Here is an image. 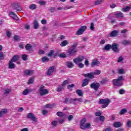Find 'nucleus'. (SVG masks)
<instances>
[{"mask_svg":"<svg viewBox=\"0 0 131 131\" xmlns=\"http://www.w3.org/2000/svg\"><path fill=\"white\" fill-rule=\"evenodd\" d=\"M11 93H12V89L9 88L4 89V96H8V95H10V94H11Z\"/></svg>","mask_w":131,"mask_h":131,"instance_id":"f3484780","label":"nucleus"},{"mask_svg":"<svg viewBox=\"0 0 131 131\" xmlns=\"http://www.w3.org/2000/svg\"><path fill=\"white\" fill-rule=\"evenodd\" d=\"M69 43V42H68V40H64L61 42V43H60V46L61 47H66V46H67V45H68Z\"/></svg>","mask_w":131,"mask_h":131,"instance_id":"c756f323","label":"nucleus"},{"mask_svg":"<svg viewBox=\"0 0 131 131\" xmlns=\"http://www.w3.org/2000/svg\"><path fill=\"white\" fill-rule=\"evenodd\" d=\"M99 120H100V121L103 122L105 121V117L101 116H100L99 117Z\"/></svg>","mask_w":131,"mask_h":131,"instance_id":"052dcab7","label":"nucleus"},{"mask_svg":"<svg viewBox=\"0 0 131 131\" xmlns=\"http://www.w3.org/2000/svg\"><path fill=\"white\" fill-rule=\"evenodd\" d=\"M25 49L26 51L30 52V50L32 49V46H31V44L28 43L26 45Z\"/></svg>","mask_w":131,"mask_h":131,"instance_id":"393cba45","label":"nucleus"},{"mask_svg":"<svg viewBox=\"0 0 131 131\" xmlns=\"http://www.w3.org/2000/svg\"><path fill=\"white\" fill-rule=\"evenodd\" d=\"M101 86V84L99 82H94L90 84L91 89H92L95 92H98Z\"/></svg>","mask_w":131,"mask_h":131,"instance_id":"20e7f679","label":"nucleus"},{"mask_svg":"<svg viewBox=\"0 0 131 131\" xmlns=\"http://www.w3.org/2000/svg\"><path fill=\"white\" fill-rule=\"evenodd\" d=\"M9 16H10V17H11V18L14 20H18V16H17V15L15 13V12H10L9 13Z\"/></svg>","mask_w":131,"mask_h":131,"instance_id":"a211bd4d","label":"nucleus"},{"mask_svg":"<svg viewBox=\"0 0 131 131\" xmlns=\"http://www.w3.org/2000/svg\"><path fill=\"white\" fill-rule=\"evenodd\" d=\"M24 74L25 75H32V74H33V71H30L29 70H26L24 71Z\"/></svg>","mask_w":131,"mask_h":131,"instance_id":"b1692460","label":"nucleus"},{"mask_svg":"<svg viewBox=\"0 0 131 131\" xmlns=\"http://www.w3.org/2000/svg\"><path fill=\"white\" fill-rule=\"evenodd\" d=\"M34 29H38L39 25H38V21L37 20H35L33 24Z\"/></svg>","mask_w":131,"mask_h":131,"instance_id":"6ab92c4d","label":"nucleus"},{"mask_svg":"<svg viewBox=\"0 0 131 131\" xmlns=\"http://www.w3.org/2000/svg\"><path fill=\"white\" fill-rule=\"evenodd\" d=\"M69 103L74 104V105H76V104H77L76 98H70Z\"/></svg>","mask_w":131,"mask_h":131,"instance_id":"4be33fe9","label":"nucleus"},{"mask_svg":"<svg viewBox=\"0 0 131 131\" xmlns=\"http://www.w3.org/2000/svg\"><path fill=\"white\" fill-rule=\"evenodd\" d=\"M5 56H4V53L0 52V60H4Z\"/></svg>","mask_w":131,"mask_h":131,"instance_id":"6e6d98bb","label":"nucleus"},{"mask_svg":"<svg viewBox=\"0 0 131 131\" xmlns=\"http://www.w3.org/2000/svg\"><path fill=\"white\" fill-rule=\"evenodd\" d=\"M56 115L59 117H63V116H64V114H63V112H58L57 113Z\"/></svg>","mask_w":131,"mask_h":131,"instance_id":"a19ab883","label":"nucleus"},{"mask_svg":"<svg viewBox=\"0 0 131 131\" xmlns=\"http://www.w3.org/2000/svg\"><path fill=\"white\" fill-rule=\"evenodd\" d=\"M122 61H123V57H122V56H120L119 57L117 62H118V63H119V62H122Z\"/></svg>","mask_w":131,"mask_h":131,"instance_id":"8fccbe9b","label":"nucleus"},{"mask_svg":"<svg viewBox=\"0 0 131 131\" xmlns=\"http://www.w3.org/2000/svg\"><path fill=\"white\" fill-rule=\"evenodd\" d=\"M55 72V67L52 66L49 68L47 72V75H52Z\"/></svg>","mask_w":131,"mask_h":131,"instance_id":"4468645a","label":"nucleus"},{"mask_svg":"<svg viewBox=\"0 0 131 131\" xmlns=\"http://www.w3.org/2000/svg\"><path fill=\"white\" fill-rule=\"evenodd\" d=\"M107 41V40L106 39H102L100 41V46H103V45H105V43H106V42Z\"/></svg>","mask_w":131,"mask_h":131,"instance_id":"a18cd8bd","label":"nucleus"},{"mask_svg":"<svg viewBox=\"0 0 131 131\" xmlns=\"http://www.w3.org/2000/svg\"><path fill=\"white\" fill-rule=\"evenodd\" d=\"M130 41L125 39L122 41L121 43L123 46H129V45H130Z\"/></svg>","mask_w":131,"mask_h":131,"instance_id":"412c9836","label":"nucleus"},{"mask_svg":"<svg viewBox=\"0 0 131 131\" xmlns=\"http://www.w3.org/2000/svg\"><path fill=\"white\" fill-rule=\"evenodd\" d=\"M63 90H64V86L62 85H60L57 88V92H62Z\"/></svg>","mask_w":131,"mask_h":131,"instance_id":"c9c22d12","label":"nucleus"},{"mask_svg":"<svg viewBox=\"0 0 131 131\" xmlns=\"http://www.w3.org/2000/svg\"><path fill=\"white\" fill-rule=\"evenodd\" d=\"M114 127H120L121 124L119 122H116L113 124Z\"/></svg>","mask_w":131,"mask_h":131,"instance_id":"72a5a7b5","label":"nucleus"},{"mask_svg":"<svg viewBox=\"0 0 131 131\" xmlns=\"http://www.w3.org/2000/svg\"><path fill=\"white\" fill-rule=\"evenodd\" d=\"M90 81V79H88V78L84 79L82 82L81 86H82V88H84V86H86V85H89V83Z\"/></svg>","mask_w":131,"mask_h":131,"instance_id":"ddd939ff","label":"nucleus"},{"mask_svg":"<svg viewBox=\"0 0 131 131\" xmlns=\"http://www.w3.org/2000/svg\"><path fill=\"white\" fill-rule=\"evenodd\" d=\"M83 60H85V57L83 56H79L78 57L75 58L73 59V62L76 64V65H78L79 63H81L83 61Z\"/></svg>","mask_w":131,"mask_h":131,"instance_id":"423d86ee","label":"nucleus"},{"mask_svg":"<svg viewBox=\"0 0 131 131\" xmlns=\"http://www.w3.org/2000/svg\"><path fill=\"white\" fill-rule=\"evenodd\" d=\"M78 45V43L77 42H75L71 46V47L73 48L74 49H76V47H77Z\"/></svg>","mask_w":131,"mask_h":131,"instance_id":"de8ad7c7","label":"nucleus"},{"mask_svg":"<svg viewBox=\"0 0 131 131\" xmlns=\"http://www.w3.org/2000/svg\"><path fill=\"white\" fill-rule=\"evenodd\" d=\"M70 100V99H69L68 98H66L64 100V103H65V104H67L68 103H69Z\"/></svg>","mask_w":131,"mask_h":131,"instance_id":"338daca9","label":"nucleus"},{"mask_svg":"<svg viewBox=\"0 0 131 131\" xmlns=\"http://www.w3.org/2000/svg\"><path fill=\"white\" fill-rule=\"evenodd\" d=\"M112 45L107 44L102 48L103 51H110L111 50Z\"/></svg>","mask_w":131,"mask_h":131,"instance_id":"aec40b11","label":"nucleus"},{"mask_svg":"<svg viewBox=\"0 0 131 131\" xmlns=\"http://www.w3.org/2000/svg\"><path fill=\"white\" fill-rule=\"evenodd\" d=\"M92 73L94 76H95V75H100V74H101V70H96L94 72H92Z\"/></svg>","mask_w":131,"mask_h":131,"instance_id":"c85d7f7f","label":"nucleus"},{"mask_svg":"<svg viewBox=\"0 0 131 131\" xmlns=\"http://www.w3.org/2000/svg\"><path fill=\"white\" fill-rule=\"evenodd\" d=\"M84 64L85 66H89V65H90V62L89 61V60H88V59L86 58L85 59Z\"/></svg>","mask_w":131,"mask_h":131,"instance_id":"13d9d810","label":"nucleus"},{"mask_svg":"<svg viewBox=\"0 0 131 131\" xmlns=\"http://www.w3.org/2000/svg\"><path fill=\"white\" fill-rule=\"evenodd\" d=\"M80 127L81 129H85V125L84 124H80Z\"/></svg>","mask_w":131,"mask_h":131,"instance_id":"4d7b16f0","label":"nucleus"},{"mask_svg":"<svg viewBox=\"0 0 131 131\" xmlns=\"http://www.w3.org/2000/svg\"><path fill=\"white\" fill-rule=\"evenodd\" d=\"M129 10H130V7L129 6H127L125 8H122L123 12H128Z\"/></svg>","mask_w":131,"mask_h":131,"instance_id":"58836bf2","label":"nucleus"},{"mask_svg":"<svg viewBox=\"0 0 131 131\" xmlns=\"http://www.w3.org/2000/svg\"><path fill=\"white\" fill-rule=\"evenodd\" d=\"M77 49L73 48L70 47L69 49L67 51V53L69 56H74L75 54L77 53Z\"/></svg>","mask_w":131,"mask_h":131,"instance_id":"39448f33","label":"nucleus"},{"mask_svg":"<svg viewBox=\"0 0 131 131\" xmlns=\"http://www.w3.org/2000/svg\"><path fill=\"white\" fill-rule=\"evenodd\" d=\"M41 24H43V25H46L47 24V20L43 19H42L41 21Z\"/></svg>","mask_w":131,"mask_h":131,"instance_id":"0e129e2a","label":"nucleus"},{"mask_svg":"<svg viewBox=\"0 0 131 131\" xmlns=\"http://www.w3.org/2000/svg\"><path fill=\"white\" fill-rule=\"evenodd\" d=\"M30 92H32L31 90L29 89H25L23 92V95L24 96H27L28 94H29Z\"/></svg>","mask_w":131,"mask_h":131,"instance_id":"cd10ccee","label":"nucleus"},{"mask_svg":"<svg viewBox=\"0 0 131 131\" xmlns=\"http://www.w3.org/2000/svg\"><path fill=\"white\" fill-rule=\"evenodd\" d=\"M103 3V0H97V1L95 2V5H101Z\"/></svg>","mask_w":131,"mask_h":131,"instance_id":"09e8293b","label":"nucleus"},{"mask_svg":"<svg viewBox=\"0 0 131 131\" xmlns=\"http://www.w3.org/2000/svg\"><path fill=\"white\" fill-rule=\"evenodd\" d=\"M88 27L86 26H83L79 28L76 33V35H81L86 30Z\"/></svg>","mask_w":131,"mask_h":131,"instance_id":"0eeeda50","label":"nucleus"},{"mask_svg":"<svg viewBox=\"0 0 131 131\" xmlns=\"http://www.w3.org/2000/svg\"><path fill=\"white\" fill-rule=\"evenodd\" d=\"M38 53L39 55H43V54H45V52L44 50L40 49V50H39Z\"/></svg>","mask_w":131,"mask_h":131,"instance_id":"3c124183","label":"nucleus"},{"mask_svg":"<svg viewBox=\"0 0 131 131\" xmlns=\"http://www.w3.org/2000/svg\"><path fill=\"white\" fill-rule=\"evenodd\" d=\"M67 66L68 67V68H73V67L74 66V64H73L72 62L68 61L67 62Z\"/></svg>","mask_w":131,"mask_h":131,"instance_id":"2f4dec72","label":"nucleus"},{"mask_svg":"<svg viewBox=\"0 0 131 131\" xmlns=\"http://www.w3.org/2000/svg\"><path fill=\"white\" fill-rule=\"evenodd\" d=\"M81 39H82V41H86V40H88V39H89V37H83L81 38Z\"/></svg>","mask_w":131,"mask_h":131,"instance_id":"774afa93","label":"nucleus"},{"mask_svg":"<svg viewBox=\"0 0 131 131\" xmlns=\"http://www.w3.org/2000/svg\"><path fill=\"white\" fill-rule=\"evenodd\" d=\"M16 66L15 65V64H14V63H13V61H11V60L9 61V69H14V68H15Z\"/></svg>","mask_w":131,"mask_h":131,"instance_id":"5701e85b","label":"nucleus"},{"mask_svg":"<svg viewBox=\"0 0 131 131\" xmlns=\"http://www.w3.org/2000/svg\"><path fill=\"white\" fill-rule=\"evenodd\" d=\"M100 64V61H99V59L95 58L94 59L91 64L92 67L93 66H99Z\"/></svg>","mask_w":131,"mask_h":131,"instance_id":"9b49d317","label":"nucleus"},{"mask_svg":"<svg viewBox=\"0 0 131 131\" xmlns=\"http://www.w3.org/2000/svg\"><path fill=\"white\" fill-rule=\"evenodd\" d=\"M13 38L14 40H19V36L18 35H15L14 37Z\"/></svg>","mask_w":131,"mask_h":131,"instance_id":"69168bd1","label":"nucleus"},{"mask_svg":"<svg viewBox=\"0 0 131 131\" xmlns=\"http://www.w3.org/2000/svg\"><path fill=\"white\" fill-rule=\"evenodd\" d=\"M108 82V80L106 79H103L101 81H100L101 84H105Z\"/></svg>","mask_w":131,"mask_h":131,"instance_id":"79ce46f5","label":"nucleus"},{"mask_svg":"<svg viewBox=\"0 0 131 131\" xmlns=\"http://www.w3.org/2000/svg\"><path fill=\"white\" fill-rule=\"evenodd\" d=\"M110 99H101L99 101V104H101L102 108H106V107H108V105L110 104Z\"/></svg>","mask_w":131,"mask_h":131,"instance_id":"7ed1b4c3","label":"nucleus"},{"mask_svg":"<svg viewBox=\"0 0 131 131\" xmlns=\"http://www.w3.org/2000/svg\"><path fill=\"white\" fill-rule=\"evenodd\" d=\"M45 88L46 87L42 85L39 88L38 92L41 97H42V96H46V95H48V94H49V90L45 89Z\"/></svg>","mask_w":131,"mask_h":131,"instance_id":"f03ea898","label":"nucleus"},{"mask_svg":"<svg viewBox=\"0 0 131 131\" xmlns=\"http://www.w3.org/2000/svg\"><path fill=\"white\" fill-rule=\"evenodd\" d=\"M78 67H79V68H83V67H84V64L82 63H79L78 64Z\"/></svg>","mask_w":131,"mask_h":131,"instance_id":"864d4df0","label":"nucleus"},{"mask_svg":"<svg viewBox=\"0 0 131 131\" xmlns=\"http://www.w3.org/2000/svg\"><path fill=\"white\" fill-rule=\"evenodd\" d=\"M96 116H101L102 115V112L100 111L95 113Z\"/></svg>","mask_w":131,"mask_h":131,"instance_id":"e2e57ef3","label":"nucleus"},{"mask_svg":"<svg viewBox=\"0 0 131 131\" xmlns=\"http://www.w3.org/2000/svg\"><path fill=\"white\" fill-rule=\"evenodd\" d=\"M39 4H40V5H41L42 6H45V5H46V4H47L46 2L45 1H39L38 2Z\"/></svg>","mask_w":131,"mask_h":131,"instance_id":"bf43d9fd","label":"nucleus"},{"mask_svg":"<svg viewBox=\"0 0 131 131\" xmlns=\"http://www.w3.org/2000/svg\"><path fill=\"white\" fill-rule=\"evenodd\" d=\"M127 112V110H126V108H123L121 110V112H120L119 114L120 115H123V114H125Z\"/></svg>","mask_w":131,"mask_h":131,"instance_id":"e433bc0d","label":"nucleus"},{"mask_svg":"<svg viewBox=\"0 0 131 131\" xmlns=\"http://www.w3.org/2000/svg\"><path fill=\"white\" fill-rule=\"evenodd\" d=\"M7 111H8V110H7L6 108L2 109L0 111V117H3V115H4V114H6V113H7Z\"/></svg>","mask_w":131,"mask_h":131,"instance_id":"a878e982","label":"nucleus"},{"mask_svg":"<svg viewBox=\"0 0 131 131\" xmlns=\"http://www.w3.org/2000/svg\"><path fill=\"white\" fill-rule=\"evenodd\" d=\"M118 33H119V31L118 30H114L111 32L110 34L111 37H116L117 35H118Z\"/></svg>","mask_w":131,"mask_h":131,"instance_id":"2eb2a0df","label":"nucleus"},{"mask_svg":"<svg viewBox=\"0 0 131 131\" xmlns=\"http://www.w3.org/2000/svg\"><path fill=\"white\" fill-rule=\"evenodd\" d=\"M19 57L18 55H15L12 57L10 61H11V62H16V61L19 60Z\"/></svg>","mask_w":131,"mask_h":131,"instance_id":"bb28decb","label":"nucleus"},{"mask_svg":"<svg viewBox=\"0 0 131 131\" xmlns=\"http://www.w3.org/2000/svg\"><path fill=\"white\" fill-rule=\"evenodd\" d=\"M90 29L91 30H94V29H95V25L94 24V23L91 24Z\"/></svg>","mask_w":131,"mask_h":131,"instance_id":"603ef678","label":"nucleus"},{"mask_svg":"<svg viewBox=\"0 0 131 131\" xmlns=\"http://www.w3.org/2000/svg\"><path fill=\"white\" fill-rule=\"evenodd\" d=\"M54 106H56V104L54 103L52 104H48L45 106V108H53Z\"/></svg>","mask_w":131,"mask_h":131,"instance_id":"ea45409f","label":"nucleus"},{"mask_svg":"<svg viewBox=\"0 0 131 131\" xmlns=\"http://www.w3.org/2000/svg\"><path fill=\"white\" fill-rule=\"evenodd\" d=\"M123 80H124V77L119 76L118 77L117 79H115L113 80V84L115 85V86H122V85H123V83H122Z\"/></svg>","mask_w":131,"mask_h":131,"instance_id":"f257e3e1","label":"nucleus"},{"mask_svg":"<svg viewBox=\"0 0 131 131\" xmlns=\"http://www.w3.org/2000/svg\"><path fill=\"white\" fill-rule=\"evenodd\" d=\"M55 54V50H51L50 52L48 54V57H52L53 55Z\"/></svg>","mask_w":131,"mask_h":131,"instance_id":"4c0bfd02","label":"nucleus"},{"mask_svg":"<svg viewBox=\"0 0 131 131\" xmlns=\"http://www.w3.org/2000/svg\"><path fill=\"white\" fill-rule=\"evenodd\" d=\"M126 125L127 127H131V120H129L127 121Z\"/></svg>","mask_w":131,"mask_h":131,"instance_id":"680f3d73","label":"nucleus"},{"mask_svg":"<svg viewBox=\"0 0 131 131\" xmlns=\"http://www.w3.org/2000/svg\"><path fill=\"white\" fill-rule=\"evenodd\" d=\"M12 8L13 10H16L17 11L20 12V11H22V8L20 5L18 3H13L12 4Z\"/></svg>","mask_w":131,"mask_h":131,"instance_id":"1a4fd4ad","label":"nucleus"},{"mask_svg":"<svg viewBox=\"0 0 131 131\" xmlns=\"http://www.w3.org/2000/svg\"><path fill=\"white\" fill-rule=\"evenodd\" d=\"M123 71H124L123 69H120L118 70V72L119 74H123L124 73Z\"/></svg>","mask_w":131,"mask_h":131,"instance_id":"5fc2aeb1","label":"nucleus"},{"mask_svg":"<svg viewBox=\"0 0 131 131\" xmlns=\"http://www.w3.org/2000/svg\"><path fill=\"white\" fill-rule=\"evenodd\" d=\"M27 118L31 119L34 122H37V118L34 116V114L31 113H28L27 115Z\"/></svg>","mask_w":131,"mask_h":131,"instance_id":"6e6552de","label":"nucleus"},{"mask_svg":"<svg viewBox=\"0 0 131 131\" xmlns=\"http://www.w3.org/2000/svg\"><path fill=\"white\" fill-rule=\"evenodd\" d=\"M41 61L43 63H45L46 62H49V61H50V59L48 57L44 56L41 58Z\"/></svg>","mask_w":131,"mask_h":131,"instance_id":"7c9ffc66","label":"nucleus"},{"mask_svg":"<svg viewBox=\"0 0 131 131\" xmlns=\"http://www.w3.org/2000/svg\"><path fill=\"white\" fill-rule=\"evenodd\" d=\"M112 51L114 52V53H119V48H118V45L116 43H114L112 44Z\"/></svg>","mask_w":131,"mask_h":131,"instance_id":"9d476101","label":"nucleus"},{"mask_svg":"<svg viewBox=\"0 0 131 131\" xmlns=\"http://www.w3.org/2000/svg\"><path fill=\"white\" fill-rule=\"evenodd\" d=\"M29 8L31 10H35V9H36V8H37V6H36V5L33 4H31V5H30Z\"/></svg>","mask_w":131,"mask_h":131,"instance_id":"f704fd0d","label":"nucleus"},{"mask_svg":"<svg viewBox=\"0 0 131 131\" xmlns=\"http://www.w3.org/2000/svg\"><path fill=\"white\" fill-rule=\"evenodd\" d=\"M21 58L23 61H27V60L28 59V58H27V55L26 54H23L21 56Z\"/></svg>","mask_w":131,"mask_h":131,"instance_id":"c03bdc74","label":"nucleus"},{"mask_svg":"<svg viewBox=\"0 0 131 131\" xmlns=\"http://www.w3.org/2000/svg\"><path fill=\"white\" fill-rule=\"evenodd\" d=\"M68 83H69V80H66L63 81V82L61 85L65 86V85H66V84H68Z\"/></svg>","mask_w":131,"mask_h":131,"instance_id":"49530a36","label":"nucleus"},{"mask_svg":"<svg viewBox=\"0 0 131 131\" xmlns=\"http://www.w3.org/2000/svg\"><path fill=\"white\" fill-rule=\"evenodd\" d=\"M115 16L117 18H123L124 14L120 11H116L114 13Z\"/></svg>","mask_w":131,"mask_h":131,"instance_id":"dca6fc26","label":"nucleus"},{"mask_svg":"<svg viewBox=\"0 0 131 131\" xmlns=\"http://www.w3.org/2000/svg\"><path fill=\"white\" fill-rule=\"evenodd\" d=\"M34 82V78H31L28 81V84H31V83H33Z\"/></svg>","mask_w":131,"mask_h":131,"instance_id":"37998d69","label":"nucleus"},{"mask_svg":"<svg viewBox=\"0 0 131 131\" xmlns=\"http://www.w3.org/2000/svg\"><path fill=\"white\" fill-rule=\"evenodd\" d=\"M76 93H77L79 97H82V91L81 90H77Z\"/></svg>","mask_w":131,"mask_h":131,"instance_id":"473e14b6","label":"nucleus"},{"mask_svg":"<svg viewBox=\"0 0 131 131\" xmlns=\"http://www.w3.org/2000/svg\"><path fill=\"white\" fill-rule=\"evenodd\" d=\"M83 76H84V77H87L90 79H92V78H95V76H94V74H93V72L87 73V74H83Z\"/></svg>","mask_w":131,"mask_h":131,"instance_id":"f8f14e48","label":"nucleus"}]
</instances>
